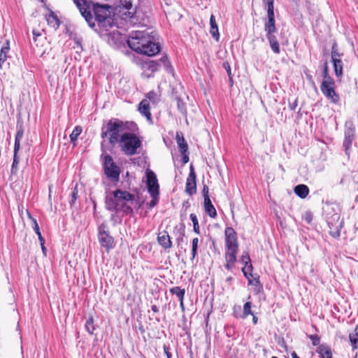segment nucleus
I'll return each instance as SVG.
<instances>
[{
  "instance_id": "obj_16",
  "label": "nucleus",
  "mask_w": 358,
  "mask_h": 358,
  "mask_svg": "<svg viewBox=\"0 0 358 358\" xmlns=\"http://www.w3.org/2000/svg\"><path fill=\"white\" fill-rule=\"evenodd\" d=\"M99 241L101 245L108 252L113 248L114 239L106 231H100L99 233Z\"/></svg>"
},
{
  "instance_id": "obj_1",
  "label": "nucleus",
  "mask_w": 358,
  "mask_h": 358,
  "mask_svg": "<svg viewBox=\"0 0 358 358\" xmlns=\"http://www.w3.org/2000/svg\"><path fill=\"white\" fill-rule=\"evenodd\" d=\"M88 25L95 31L106 34L114 24L113 8L92 0H73Z\"/></svg>"
},
{
  "instance_id": "obj_18",
  "label": "nucleus",
  "mask_w": 358,
  "mask_h": 358,
  "mask_svg": "<svg viewBox=\"0 0 358 358\" xmlns=\"http://www.w3.org/2000/svg\"><path fill=\"white\" fill-rule=\"evenodd\" d=\"M138 112L145 117L147 120L151 121L152 120V114L150 112V102L148 99H143L138 106Z\"/></svg>"
},
{
  "instance_id": "obj_48",
  "label": "nucleus",
  "mask_w": 358,
  "mask_h": 358,
  "mask_svg": "<svg viewBox=\"0 0 358 358\" xmlns=\"http://www.w3.org/2000/svg\"><path fill=\"white\" fill-rule=\"evenodd\" d=\"M145 176L146 179H157L155 173L149 169H146Z\"/></svg>"
},
{
  "instance_id": "obj_45",
  "label": "nucleus",
  "mask_w": 358,
  "mask_h": 358,
  "mask_svg": "<svg viewBox=\"0 0 358 358\" xmlns=\"http://www.w3.org/2000/svg\"><path fill=\"white\" fill-rule=\"evenodd\" d=\"M78 198V184H76L74 187V189L71 194V200L70 201L71 206L73 205Z\"/></svg>"
},
{
  "instance_id": "obj_28",
  "label": "nucleus",
  "mask_w": 358,
  "mask_h": 358,
  "mask_svg": "<svg viewBox=\"0 0 358 358\" xmlns=\"http://www.w3.org/2000/svg\"><path fill=\"white\" fill-rule=\"evenodd\" d=\"M247 279L248 280V284L255 287L256 293H259L263 290V287L259 280V276L253 275V278L249 276Z\"/></svg>"
},
{
  "instance_id": "obj_38",
  "label": "nucleus",
  "mask_w": 358,
  "mask_h": 358,
  "mask_svg": "<svg viewBox=\"0 0 358 358\" xmlns=\"http://www.w3.org/2000/svg\"><path fill=\"white\" fill-rule=\"evenodd\" d=\"M189 218L192 220V224H193V231L196 234H200V233H201L200 232V227H199V220L197 219L196 214L191 213L189 215Z\"/></svg>"
},
{
  "instance_id": "obj_35",
  "label": "nucleus",
  "mask_w": 358,
  "mask_h": 358,
  "mask_svg": "<svg viewBox=\"0 0 358 358\" xmlns=\"http://www.w3.org/2000/svg\"><path fill=\"white\" fill-rule=\"evenodd\" d=\"M175 229L178 230V236L176 238L178 245L183 241V238L185 236V227L183 224H181L179 227H176Z\"/></svg>"
},
{
  "instance_id": "obj_56",
  "label": "nucleus",
  "mask_w": 358,
  "mask_h": 358,
  "mask_svg": "<svg viewBox=\"0 0 358 358\" xmlns=\"http://www.w3.org/2000/svg\"><path fill=\"white\" fill-rule=\"evenodd\" d=\"M37 235H38V240H39V241H40V244H41V245H45V239H44V238L42 236L41 233H40V234H37Z\"/></svg>"
},
{
  "instance_id": "obj_52",
  "label": "nucleus",
  "mask_w": 358,
  "mask_h": 358,
  "mask_svg": "<svg viewBox=\"0 0 358 358\" xmlns=\"http://www.w3.org/2000/svg\"><path fill=\"white\" fill-rule=\"evenodd\" d=\"M145 96L147 98L146 99H149L154 101L155 99V93L153 91L149 92L148 93L146 94Z\"/></svg>"
},
{
  "instance_id": "obj_50",
  "label": "nucleus",
  "mask_w": 358,
  "mask_h": 358,
  "mask_svg": "<svg viewBox=\"0 0 358 358\" xmlns=\"http://www.w3.org/2000/svg\"><path fill=\"white\" fill-rule=\"evenodd\" d=\"M241 260L245 264V265L251 264L250 257L248 253L242 255Z\"/></svg>"
},
{
  "instance_id": "obj_41",
  "label": "nucleus",
  "mask_w": 358,
  "mask_h": 358,
  "mask_svg": "<svg viewBox=\"0 0 358 358\" xmlns=\"http://www.w3.org/2000/svg\"><path fill=\"white\" fill-rule=\"evenodd\" d=\"M25 212H26L28 217L31 220L32 227H33V229H34L35 233L36 234H40L41 233L40 228H39V226L36 220L31 216V213H29V211L27 208L25 209Z\"/></svg>"
},
{
  "instance_id": "obj_58",
  "label": "nucleus",
  "mask_w": 358,
  "mask_h": 358,
  "mask_svg": "<svg viewBox=\"0 0 358 358\" xmlns=\"http://www.w3.org/2000/svg\"><path fill=\"white\" fill-rule=\"evenodd\" d=\"M257 321H258V317L253 314V315H252V322H253V323L255 324H256L257 323Z\"/></svg>"
},
{
  "instance_id": "obj_4",
  "label": "nucleus",
  "mask_w": 358,
  "mask_h": 358,
  "mask_svg": "<svg viewBox=\"0 0 358 358\" xmlns=\"http://www.w3.org/2000/svg\"><path fill=\"white\" fill-rule=\"evenodd\" d=\"M112 196L107 197L106 200V208L110 211L123 212L125 214L133 213V208L127 204V201H133L135 195L123 191L116 189L112 192Z\"/></svg>"
},
{
  "instance_id": "obj_49",
  "label": "nucleus",
  "mask_w": 358,
  "mask_h": 358,
  "mask_svg": "<svg viewBox=\"0 0 358 358\" xmlns=\"http://www.w3.org/2000/svg\"><path fill=\"white\" fill-rule=\"evenodd\" d=\"M222 66L226 69V71L227 72V74H228V76L231 80L232 79V76H231V68H230L229 63L228 62H225L223 63Z\"/></svg>"
},
{
  "instance_id": "obj_5",
  "label": "nucleus",
  "mask_w": 358,
  "mask_h": 358,
  "mask_svg": "<svg viewBox=\"0 0 358 358\" xmlns=\"http://www.w3.org/2000/svg\"><path fill=\"white\" fill-rule=\"evenodd\" d=\"M120 150L127 156H133L138 153V150L142 146L140 137L134 131L123 132L118 143Z\"/></svg>"
},
{
  "instance_id": "obj_46",
  "label": "nucleus",
  "mask_w": 358,
  "mask_h": 358,
  "mask_svg": "<svg viewBox=\"0 0 358 358\" xmlns=\"http://www.w3.org/2000/svg\"><path fill=\"white\" fill-rule=\"evenodd\" d=\"M333 79L329 73V67H328V63L325 62L324 65V69H323V79L322 80H331Z\"/></svg>"
},
{
  "instance_id": "obj_55",
  "label": "nucleus",
  "mask_w": 358,
  "mask_h": 358,
  "mask_svg": "<svg viewBox=\"0 0 358 358\" xmlns=\"http://www.w3.org/2000/svg\"><path fill=\"white\" fill-rule=\"evenodd\" d=\"M182 155V162L184 164H186L189 161L188 152L181 153Z\"/></svg>"
},
{
  "instance_id": "obj_24",
  "label": "nucleus",
  "mask_w": 358,
  "mask_h": 358,
  "mask_svg": "<svg viewBox=\"0 0 358 358\" xmlns=\"http://www.w3.org/2000/svg\"><path fill=\"white\" fill-rule=\"evenodd\" d=\"M205 212L212 218H215L217 215V210L213 205L210 198H206L203 201Z\"/></svg>"
},
{
  "instance_id": "obj_31",
  "label": "nucleus",
  "mask_w": 358,
  "mask_h": 358,
  "mask_svg": "<svg viewBox=\"0 0 358 358\" xmlns=\"http://www.w3.org/2000/svg\"><path fill=\"white\" fill-rule=\"evenodd\" d=\"M349 339L352 348V350L358 348V325L355 329V332L349 334Z\"/></svg>"
},
{
  "instance_id": "obj_6",
  "label": "nucleus",
  "mask_w": 358,
  "mask_h": 358,
  "mask_svg": "<svg viewBox=\"0 0 358 358\" xmlns=\"http://www.w3.org/2000/svg\"><path fill=\"white\" fill-rule=\"evenodd\" d=\"M24 134V128L22 123H17V133L15 135V145H14V156H13V162L11 168V175L13 177H15L17 178H27L28 175L24 174V171H22L20 173H19V169H18V164H19V159L17 157V152L19 151L20 148V141L23 137Z\"/></svg>"
},
{
  "instance_id": "obj_32",
  "label": "nucleus",
  "mask_w": 358,
  "mask_h": 358,
  "mask_svg": "<svg viewBox=\"0 0 358 358\" xmlns=\"http://www.w3.org/2000/svg\"><path fill=\"white\" fill-rule=\"evenodd\" d=\"M196 180H187L185 192L192 196L196 192Z\"/></svg>"
},
{
  "instance_id": "obj_10",
  "label": "nucleus",
  "mask_w": 358,
  "mask_h": 358,
  "mask_svg": "<svg viewBox=\"0 0 358 358\" xmlns=\"http://www.w3.org/2000/svg\"><path fill=\"white\" fill-rule=\"evenodd\" d=\"M120 13L124 20H131L136 13V8L133 6L131 0H120Z\"/></svg>"
},
{
  "instance_id": "obj_61",
  "label": "nucleus",
  "mask_w": 358,
  "mask_h": 358,
  "mask_svg": "<svg viewBox=\"0 0 358 358\" xmlns=\"http://www.w3.org/2000/svg\"><path fill=\"white\" fill-rule=\"evenodd\" d=\"M41 249L43 250V254L45 255L46 248L45 247V245H41Z\"/></svg>"
},
{
  "instance_id": "obj_25",
  "label": "nucleus",
  "mask_w": 358,
  "mask_h": 358,
  "mask_svg": "<svg viewBox=\"0 0 358 358\" xmlns=\"http://www.w3.org/2000/svg\"><path fill=\"white\" fill-rule=\"evenodd\" d=\"M46 20L48 22V24L55 29L59 28L60 24V20L57 15L53 11H50L49 13V14L46 17Z\"/></svg>"
},
{
  "instance_id": "obj_60",
  "label": "nucleus",
  "mask_w": 358,
  "mask_h": 358,
  "mask_svg": "<svg viewBox=\"0 0 358 358\" xmlns=\"http://www.w3.org/2000/svg\"><path fill=\"white\" fill-rule=\"evenodd\" d=\"M180 306L183 310L184 309V299H180Z\"/></svg>"
},
{
  "instance_id": "obj_26",
  "label": "nucleus",
  "mask_w": 358,
  "mask_h": 358,
  "mask_svg": "<svg viewBox=\"0 0 358 358\" xmlns=\"http://www.w3.org/2000/svg\"><path fill=\"white\" fill-rule=\"evenodd\" d=\"M294 192L301 199H305L309 194V189L307 185L301 184L294 187Z\"/></svg>"
},
{
  "instance_id": "obj_51",
  "label": "nucleus",
  "mask_w": 358,
  "mask_h": 358,
  "mask_svg": "<svg viewBox=\"0 0 358 358\" xmlns=\"http://www.w3.org/2000/svg\"><path fill=\"white\" fill-rule=\"evenodd\" d=\"M202 194L204 199L206 198H210V196L208 194V187L206 185H203Z\"/></svg>"
},
{
  "instance_id": "obj_62",
  "label": "nucleus",
  "mask_w": 358,
  "mask_h": 358,
  "mask_svg": "<svg viewBox=\"0 0 358 358\" xmlns=\"http://www.w3.org/2000/svg\"><path fill=\"white\" fill-rule=\"evenodd\" d=\"M189 177H192V178H193L192 179H195V174H194V173H192H192L189 174Z\"/></svg>"
},
{
  "instance_id": "obj_9",
  "label": "nucleus",
  "mask_w": 358,
  "mask_h": 358,
  "mask_svg": "<svg viewBox=\"0 0 358 358\" xmlns=\"http://www.w3.org/2000/svg\"><path fill=\"white\" fill-rule=\"evenodd\" d=\"M329 234L334 238L340 236L341 229L343 226V221L338 214H334L328 220Z\"/></svg>"
},
{
  "instance_id": "obj_44",
  "label": "nucleus",
  "mask_w": 358,
  "mask_h": 358,
  "mask_svg": "<svg viewBox=\"0 0 358 358\" xmlns=\"http://www.w3.org/2000/svg\"><path fill=\"white\" fill-rule=\"evenodd\" d=\"M310 340L312 342L313 345L319 346L321 345L320 343V337L317 334H312L308 336Z\"/></svg>"
},
{
  "instance_id": "obj_22",
  "label": "nucleus",
  "mask_w": 358,
  "mask_h": 358,
  "mask_svg": "<svg viewBox=\"0 0 358 358\" xmlns=\"http://www.w3.org/2000/svg\"><path fill=\"white\" fill-rule=\"evenodd\" d=\"M10 51V41L6 39L1 45L0 51V69L2 67V64L6 61L8 58V54Z\"/></svg>"
},
{
  "instance_id": "obj_33",
  "label": "nucleus",
  "mask_w": 358,
  "mask_h": 358,
  "mask_svg": "<svg viewBox=\"0 0 358 358\" xmlns=\"http://www.w3.org/2000/svg\"><path fill=\"white\" fill-rule=\"evenodd\" d=\"M334 69L337 77H341L343 74V63L341 59L333 60Z\"/></svg>"
},
{
  "instance_id": "obj_63",
  "label": "nucleus",
  "mask_w": 358,
  "mask_h": 358,
  "mask_svg": "<svg viewBox=\"0 0 358 358\" xmlns=\"http://www.w3.org/2000/svg\"><path fill=\"white\" fill-rule=\"evenodd\" d=\"M23 210H24V207L22 206V209H21V210H20V215H22V213H23Z\"/></svg>"
},
{
  "instance_id": "obj_20",
  "label": "nucleus",
  "mask_w": 358,
  "mask_h": 358,
  "mask_svg": "<svg viewBox=\"0 0 358 358\" xmlns=\"http://www.w3.org/2000/svg\"><path fill=\"white\" fill-rule=\"evenodd\" d=\"M320 358H333L331 348L327 344H321L316 349Z\"/></svg>"
},
{
  "instance_id": "obj_8",
  "label": "nucleus",
  "mask_w": 358,
  "mask_h": 358,
  "mask_svg": "<svg viewBox=\"0 0 358 358\" xmlns=\"http://www.w3.org/2000/svg\"><path fill=\"white\" fill-rule=\"evenodd\" d=\"M104 173L108 178L111 179H119L120 174V167L114 162L113 157L106 155L104 157Z\"/></svg>"
},
{
  "instance_id": "obj_54",
  "label": "nucleus",
  "mask_w": 358,
  "mask_h": 358,
  "mask_svg": "<svg viewBox=\"0 0 358 358\" xmlns=\"http://www.w3.org/2000/svg\"><path fill=\"white\" fill-rule=\"evenodd\" d=\"M164 352L167 358H171L172 355L171 353L169 352V348L166 346V345L163 347Z\"/></svg>"
},
{
  "instance_id": "obj_15",
  "label": "nucleus",
  "mask_w": 358,
  "mask_h": 358,
  "mask_svg": "<svg viewBox=\"0 0 358 358\" xmlns=\"http://www.w3.org/2000/svg\"><path fill=\"white\" fill-rule=\"evenodd\" d=\"M147 69L154 72L158 70L160 66H163L165 69L171 66L170 62L166 56L161 57L159 60H150L145 64Z\"/></svg>"
},
{
  "instance_id": "obj_36",
  "label": "nucleus",
  "mask_w": 358,
  "mask_h": 358,
  "mask_svg": "<svg viewBox=\"0 0 358 358\" xmlns=\"http://www.w3.org/2000/svg\"><path fill=\"white\" fill-rule=\"evenodd\" d=\"M249 315H253V312L252 311V303L250 301H248L243 305V313L241 317L245 319Z\"/></svg>"
},
{
  "instance_id": "obj_27",
  "label": "nucleus",
  "mask_w": 358,
  "mask_h": 358,
  "mask_svg": "<svg viewBox=\"0 0 358 358\" xmlns=\"http://www.w3.org/2000/svg\"><path fill=\"white\" fill-rule=\"evenodd\" d=\"M325 97L332 103L338 104L340 102V96L336 92V88H333L331 90H329L326 93L323 94Z\"/></svg>"
},
{
  "instance_id": "obj_64",
  "label": "nucleus",
  "mask_w": 358,
  "mask_h": 358,
  "mask_svg": "<svg viewBox=\"0 0 358 358\" xmlns=\"http://www.w3.org/2000/svg\"><path fill=\"white\" fill-rule=\"evenodd\" d=\"M271 358H278V357H272Z\"/></svg>"
},
{
  "instance_id": "obj_59",
  "label": "nucleus",
  "mask_w": 358,
  "mask_h": 358,
  "mask_svg": "<svg viewBox=\"0 0 358 358\" xmlns=\"http://www.w3.org/2000/svg\"><path fill=\"white\" fill-rule=\"evenodd\" d=\"M291 357H292V358H300V357L297 355L296 352H294H294H292L291 353Z\"/></svg>"
},
{
  "instance_id": "obj_39",
  "label": "nucleus",
  "mask_w": 358,
  "mask_h": 358,
  "mask_svg": "<svg viewBox=\"0 0 358 358\" xmlns=\"http://www.w3.org/2000/svg\"><path fill=\"white\" fill-rule=\"evenodd\" d=\"M198 247H199V238L196 237V238H194L192 241V258H191V259L192 261L197 256Z\"/></svg>"
},
{
  "instance_id": "obj_2",
  "label": "nucleus",
  "mask_w": 358,
  "mask_h": 358,
  "mask_svg": "<svg viewBox=\"0 0 358 358\" xmlns=\"http://www.w3.org/2000/svg\"><path fill=\"white\" fill-rule=\"evenodd\" d=\"M127 131H138V127L133 121H123L117 118L109 120L106 124L101 128V136L107 138L108 143L113 146L118 144L122 134Z\"/></svg>"
},
{
  "instance_id": "obj_14",
  "label": "nucleus",
  "mask_w": 358,
  "mask_h": 358,
  "mask_svg": "<svg viewBox=\"0 0 358 358\" xmlns=\"http://www.w3.org/2000/svg\"><path fill=\"white\" fill-rule=\"evenodd\" d=\"M238 248L225 249L224 259L226 261L225 268L228 271H231L235 267L236 262V256Z\"/></svg>"
},
{
  "instance_id": "obj_12",
  "label": "nucleus",
  "mask_w": 358,
  "mask_h": 358,
  "mask_svg": "<svg viewBox=\"0 0 358 358\" xmlns=\"http://www.w3.org/2000/svg\"><path fill=\"white\" fill-rule=\"evenodd\" d=\"M355 138V128L354 127H348L344 131V140L343 146L345 149V152L350 157L352 144Z\"/></svg>"
},
{
  "instance_id": "obj_42",
  "label": "nucleus",
  "mask_w": 358,
  "mask_h": 358,
  "mask_svg": "<svg viewBox=\"0 0 358 358\" xmlns=\"http://www.w3.org/2000/svg\"><path fill=\"white\" fill-rule=\"evenodd\" d=\"M242 271L244 274V276L246 278H248L249 276L253 278V274L252 273V264H250L248 265H245V266L242 268Z\"/></svg>"
},
{
  "instance_id": "obj_7",
  "label": "nucleus",
  "mask_w": 358,
  "mask_h": 358,
  "mask_svg": "<svg viewBox=\"0 0 358 358\" xmlns=\"http://www.w3.org/2000/svg\"><path fill=\"white\" fill-rule=\"evenodd\" d=\"M148 192L152 199L146 203L148 209L155 208L159 201V185L158 180H146Z\"/></svg>"
},
{
  "instance_id": "obj_34",
  "label": "nucleus",
  "mask_w": 358,
  "mask_h": 358,
  "mask_svg": "<svg viewBox=\"0 0 358 358\" xmlns=\"http://www.w3.org/2000/svg\"><path fill=\"white\" fill-rule=\"evenodd\" d=\"M169 292L172 294H175L177 296L178 299H184L185 294V289L184 288H180V287H173L169 289Z\"/></svg>"
},
{
  "instance_id": "obj_47",
  "label": "nucleus",
  "mask_w": 358,
  "mask_h": 358,
  "mask_svg": "<svg viewBox=\"0 0 358 358\" xmlns=\"http://www.w3.org/2000/svg\"><path fill=\"white\" fill-rule=\"evenodd\" d=\"M313 214L310 211H307L304 214V216H303V219L304 220L308 223V224H310L311 223L312 220H313Z\"/></svg>"
},
{
  "instance_id": "obj_3",
  "label": "nucleus",
  "mask_w": 358,
  "mask_h": 358,
  "mask_svg": "<svg viewBox=\"0 0 358 358\" xmlns=\"http://www.w3.org/2000/svg\"><path fill=\"white\" fill-rule=\"evenodd\" d=\"M127 42L129 47L135 52L150 57L160 51L159 45L152 41L149 34L144 31H132Z\"/></svg>"
},
{
  "instance_id": "obj_40",
  "label": "nucleus",
  "mask_w": 358,
  "mask_h": 358,
  "mask_svg": "<svg viewBox=\"0 0 358 358\" xmlns=\"http://www.w3.org/2000/svg\"><path fill=\"white\" fill-rule=\"evenodd\" d=\"M85 329L91 334L92 335L94 334V331L95 330V327L94 325V319L93 317L91 315L89 317V318L87 320L85 323Z\"/></svg>"
},
{
  "instance_id": "obj_29",
  "label": "nucleus",
  "mask_w": 358,
  "mask_h": 358,
  "mask_svg": "<svg viewBox=\"0 0 358 358\" xmlns=\"http://www.w3.org/2000/svg\"><path fill=\"white\" fill-rule=\"evenodd\" d=\"M210 33L211 34L212 36L216 40H219V31H218V27L215 21V16L213 15H210Z\"/></svg>"
},
{
  "instance_id": "obj_21",
  "label": "nucleus",
  "mask_w": 358,
  "mask_h": 358,
  "mask_svg": "<svg viewBox=\"0 0 358 358\" xmlns=\"http://www.w3.org/2000/svg\"><path fill=\"white\" fill-rule=\"evenodd\" d=\"M270 47L273 53L278 55L280 52V43L274 34H266Z\"/></svg>"
},
{
  "instance_id": "obj_23",
  "label": "nucleus",
  "mask_w": 358,
  "mask_h": 358,
  "mask_svg": "<svg viewBox=\"0 0 358 358\" xmlns=\"http://www.w3.org/2000/svg\"><path fill=\"white\" fill-rule=\"evenodd\" d=\"M176 140L180 153L188 152V145L181 131L176 132Z\"/></svg>"
},
{
  "instance_id": "obj_11",
  "label": "nucleus",
  "mask_w": 358,
  "mask_h": 358,
  "mask_svg": "<svg viewBox=\"0 0 358 358\" xmlns=\"http://www.w3.org/2000/svg\"><path fill=\"white\" fill-rule=\"evenodd\" d=\"M225 249L238 248V241L236 231L233 227H227L224 230Z\"/></svg>"
},
{
  "instance_id": "obj_43",
  "label": "nucleus",
  "mask_w": 358,
  "mask_h": 358,
  "mask_svg": "<svg viewBox=\"0 0 358 358\" xmlns=\"http://www.w3.org/2000/svg\"><path fill=\"white\" fill-rule=\"evenodd\" d=\"M331 61L341 59V55L338 51V48L336 44L333 45L331 52Z\"/></svg>"
},
{
  "instance_id": "obj_17",
  "label": "nucleus",
  "mask_w": 358,
  "mask_h": 358,
  "mask_svg": "<svg viewBox=\"0 0 358 358\" xmlns=\"http://www.w3.org/2000/svg\"><path fill=\"white\" fill-rule=\"evenodd\" d=\"M157 242L164 249L168 250L172 248L173 244L171 237L166 231H163L157 234Z\"/></svg>"
},
{
  "instance_id": "obj_53",
  "label": "nucleus",
  "mask_w": 358,
  "mask_h": 358,
  "mask_svg": "<svg viewBox=\"0 0 358 358\" xmlns=\"http://www.w3.org/2000/svg\"><path fill=\"white\" fill-rule=\"evenodd\" d=\"M263 2L266 8L274 7V0H263Z\"/></svg>"
},
{
  "instance_id": "obj_37",
  "label": "nucleus",
  "mask_w": 358,
  "mask_h": 358,
  "mask_svg": "<svg viewBox=\"0 0 358 358\" xmlns=\"http://www.w3.org/2000/svg\"><path fill=\"white\" fill-rule=\"evenodd\" d=\"M83 128L80 126H76L73 129V131L70 134L71 141L75 145L76 141L78 139V137L82 133Z\"/></svg>"
},
{
  "instance_id": "obj_30",
  "label": "nucleus",
  "mask_w": 358,
  "mask_h": 358,
  "mask_svg": "<svg viewBox=\"0 0 358 358\" xmlns=\"http://www.w3.org/2000/svg\"><path fill=\"white\" fill-rule=\"evenodd\" d=\"M333 88H336L335 81L334 79L322 80L320 85V90L322 94L326 93L329 90H332Z\"/></svg>"
},
{
  "instance_id": "obj_13",
  "label": "nucleus",
  "mask_w": 358,
  "mask_h": 358,
  "mask_svg": "<svg viewBox=\"0 0 358 358\" xmlns=\"http://www.w3.org/2000/svg\"><path fill=\"white\" fill-rule=\"evenodd\" d=\"M267 10V20L264 23V30L266 34H275L277 31L275 25L274 7L266 8Z\"/></svg>"
},
{
  "instance_id": "obj_57",
  "label": "nucleus",
  "mask_w": 358,
  "mask_h": 358,
  "mask_svg": "<svg viewBox=\"0 0 358 358\" xmlns=\"http://www.w3.org/2000/svg\"><path fill=\"white\" fill-rule=\"evenodd\" d=\"M151 310L154 313H158L159 312V308L156 305H152L151 307Z\"/></svg>"
},
{
  "instance_id": "obj_19",
  "label": "nucleus",
  "mask_w": 358,
  "mask_h": 358,
  "mask_svg": "<svg viewBox=\"0 0 358 358\" xmlns=\"http://www.w3.org/2000/svg\"><path fill=\"white\" fill-rule=\"evenodd\" d=\"M33 44L38 49L39 51H44L43 48L45 46L46 43V38L41 33L33 30Z\"/></svg>"
}]
</instances>
